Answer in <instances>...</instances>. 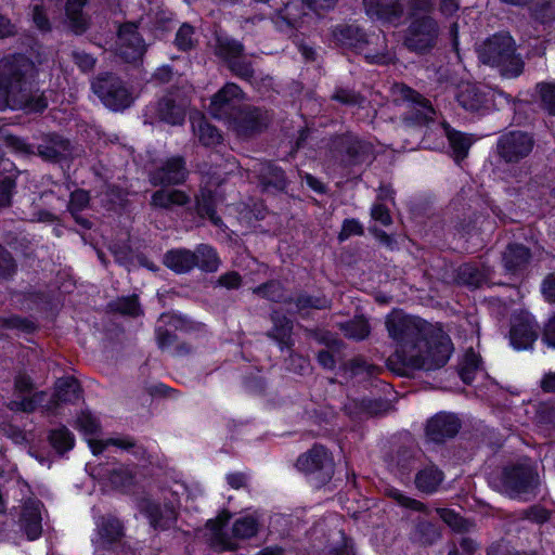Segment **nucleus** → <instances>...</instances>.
I'll list each match as a JSON object with an SVG mask.
<instances>
[{
    "mask_svg": "<svg viewBox=\"0 0 555 555\" xmlns=\"http://www.w3.org/2000/svg\"><path fill=\"white\" fill-rule=\"evenodd\" d=\"M385 326L396 344L387 360L392 372L404 375L410 370L435 371L449 361L453 346L440 327L399 309L386 315Z\"/></svg>",
    "mask_w": 555,
    "mask_h": 555,
    "instance_id": "nucleus-1",
    "label": "nucleus"
},
{
    "mask_svg": "<svg viewBox=\"0 0 555 555\" xmlns=\"http://www.w3.org/2000/svg\"><path fill=\"white\" fill-rule=\"evenodd\" d=\"M37 69L35 63L23 54L0 60V111L23 109L41 113L48 107V99L35 89Z\"/></svg>",
    "mask_w": 555,
    "mask_h": 555,
    "instance_id": "nucleus-2",
    "label": "nucleus"
},
{
    "mask_svg": "<svg viewBox=\"0 0 555 555\" xmlns=\"http://www.w3.org/2000/svg\"><path fill=\"white\" fill-rule=\"evenodd\" d=\"M479 61L496 68L502 77L516 78L525 68V62L519 53L514 38L508 33H496L477 48Z\"/></svg>",
    "mask_w": 555,
    "mask_h": 555,
    "instance_id": "nucleus-3",
    "label": "nucleus"
},
{
    "mask_svg": "<svg viewBox=\"0 0 555 555\" xmlns=\"http://www.w3.org/2000/svg\"><path fill=\"white\" fill-rule=\"evenodd\" d=\"M440 33V25L434 16L414 13L403 30L402 44L410 52L424 55L437 47Z\"/></svg>",
    "mask_w": 555,
    "mask_h": 555,
    "instance_id": "nucleus-4",
    "label": "nucleus"
},
{
    "mask_svg": "<svg viewBox=\"0 0 555 555\" xmlns=\"http://www.w3.org/2000/svg\"><path fill=\"white\" fill-rule=\"evenodd\" d=\"M456 101L467 112L485 114L498 108L503 102L509 104L512 99L502 91L479 83L466 82L459 86Z\"/></svg>",
    "mask_w": 555,
    "mask_h": 555,
    "instance_id": "nucleus-5",
    "label": "nucleus"
},
{
    "mask_svg": "<svg viewBox=\"0 0 555 555\" xmlns=\"http://www.w3.org/2000/svg\"><path fill=\"white\" fill-rule=\"evenodd\" d=\"M92 91L112 111L128 108L134 101L132 91L113 73H101L91 82Z\"/></svg>",
    "mask_w": 555,
    "mask_h": 555,
    "instance_id": "nucleus-6",
    "label": "nucleus"
},
{
    "mask_svg": "<svg viewBox=\"0 0 555 555\" xmlns=\"http://www.w3.org/2000/svg\"><path fill=\"white\" fill-rule=\"evenodd\" d=\"M215 54L227 64L234 76L247 81L254 79L255 68L243 42L229 36H217Z\"/></svg>",
    "mask_w": 555,
    "mask_h": 555,
    "instance_id": "nucleus-7",
    "label": "nucleus"
},
{
    "mask_svg": "<svg viewBox=\"0 0 555 555\" xmlns=\"http://www.w3.org/2000/svg\"><path fill=\"white\" fill-rule=\"evenodd\" d=\"M392 92L397 96V100L406 104V111L402 116V120L405 124L422 126L434 121L437 114L436 109L430 101L421 93L403 83L395 85Z\"/></svg>",
    "mask_w": 555,
    "mask_h": 555,
    "instance_id": "nucleus-8",
    "label": "nucleus"
},
{
    "mask_svg": "<svg viewBox=\"0 0 555 555\" xmlns=\"http://www.w3.org/2000/svg\"><path fill=\"white\" fill-rule=\"evenodd\" d=\"M333 38L341 47L353 48L363 52L370 63L383 65L395 63V54L387 51L385 44L380 51L374 53L364 51V46L373 42L374 37L367 38L358 26L339 25L333 30Z\"/></svg>",
    "mask_w": 555,
    "mask_h": 555,
    "instance_id": "nucleus-9",
    "label": "nucleus"
},
{
    "mask_svg": "<svg viewBox=\"0 0 555 555\" xmlns=\"http://www.w3.org/2000/svg\"><path fill=\"white\" fill-rule=\"evenodd\" d=\"M539 475L534 465L528 460L506 466L502 473V487L511 498L528 493L537 488Z\"/></svg>",
    "mask_w": 555,
    "mask_h": 555,
    "instance_id": "nucleus-10",
    "label": "nucleus"
},
{
    "mask_svg": "<svg viewBox=\"0 0 555 555\" xmlns=\"http://www.w3.org/2000/svg\"><path fill=\"white\" fill-rule=\"evenodd\" d=\"M535 141L532 134L513 130L499 137L495 154L507 165H515L527 158L533 151Z\"/></svg>",
    "mask_w": 555,
    "mask_h": 555,
    "instance_id": "nucleus-11",
    "label": "nucleus"
},
{
    "mask_svg": "<svg viewBox=\"0 0 555 555\" xmlns=\"http://www.w3.org/2000/svg\"><path fill=\"white\" fill-rule=\"evenodd\" d=\"M270 122V115L259 107L245 106L228 121L229 127L242 139L261 133Z\"/></svg>",
    "mask_w": 555,
    "mask_h": 555,
    "instance_id": "nucleus-12",
    "label": "nucleus"
},
{
    "mask_svg": "<svg viewBox=\"0 0 555 555\" xmlns=\"http://www.w3.org/2000/svg\"><path fill=\"white\" fill-rule=\"evenodd\" d=\"M296 466L306 474H319L320 482L330 480L334 473L333 460L321 444H314L309 451L301 454L297 459Z\"/></svg>",
    "mask_w": 555,
    "mask_h": 555,
    "instance_id": "nucleus-13",
    "label": "nucleus"
},
{
    "mask_svg": "<svg viewBox=\"0 0 555 555\" xmlns=\"http://www.w3.org/2000/svg\"><path fill=\"white\" fill-rule=\"evenodd\" d=\"M146 44L133 23L120 26L117 39V54L127 63H137L142 60Z\"/></svg>",
    "mask_w": 555,
    "mask_h": 555,
    "instance_id": "nucleus-14",
    "label": "nucleus"
},
{
    "mask_svg": "<svg viewBox=\"0 0 555 555\" xmlns=\"http://www.w3.org/2000/svg\"><path fill=\"white\" fill-rule=\"evenodd\" d=\"M244 99L243 90L234 82L225 83L211 99L210 114L229 121L238 111L237 104Z\"/></svg>",
    "mask_w": 555,
    "mask_h": 555,
    "instance_id": "nucleus-15",
    "label": "nucleus"
},
{
    "mask_svg": "<svg viewBox=\"0 0 555 555\" xmlns=\"http://www.w3.org/2000/svg\"><path fill=\"white\" fill-rule=\"evenodd\" d=\"M309 11L310 7L305 0H288L284 7L276 12L273 22L282 31L299 29L304 27L311 17Z\"/></svg>",
    "mask_w": 555,
    "mask_h": 555,
    "instance_id": "nucleus-16",
    "label": "nucleus"
},
{
    "mask_svg": "<svg viewBox=\"0 0 555 555\" xmlns=\"http://www.w3.org/2000/svg\"><path fill=\"white\" fill-rule=\"evenodd\" d=\"M189 170L181 156H172L150 173V182L154 185H178L185 182Z\"/></svg>",
    "mask_w": 555,
    "mask_h": 555,
    "instance_id": "nucleus-17",
    "label": "nucleus"
},
{
    "mask_svg": "<svg viewBox=\"0 0 555 555\" xmlns=\"http://www.w3.org/2000/svg\"><path fill=\"white\" fill-rule=\"evenodd\" d=\"M538 338L534 318L528 313L514 315L511 323L509 340L515 349L531 348Z\"/></svg>",
    "mask_w": 555,
    "mask_h": 555,
    "instance_id": "nucleus-18",
    "label": "nucleus"
},
{
    "mask_svg": "<svg viewBox=\"0 0 555 555\" xmlns=\"http://www.w3.org/2000/svg\"><path fill=\"white\" fill-rule=\"evenodd\" d=\"M251 171L258 178L263 192L276 193L285 191L287 179L284 171L269 162H257Z\"/></svg>",
    "mask_w": 555,
    "mask_h": 555,
    "instance_id": "nucleus-19",
    "label": "nucleus"
},
{
    "mask_svg": "<svg viewBox=\"0 0 555 555\" xmlns=\"http://www.w3.org/2000/svg\"><path fill=\"white\" fill-rule=\"evenodd\" d=\"M365 13L384 23L395 24L404 14L403 0H363Z\"/></svg>",
    "mask_w": 555,
    "mask_h": 555,
    "instance_id": "nucleus-20",
    "label": "nucleus"
},
{
    "mask_svg": "<svg viewBox=\"0 0 555 555\" xmlns=\"http://www.w3.org/2000/svg\"><path fill=\"white\" fill-rule=\"evenodd\" d=\"M81 398V388L74 377L60 378L55 384V392L44 404V409L54 413L64 403H75Z\"/></svg>",
    "mask_w": 555,
    "mask_h": 555,
    "instance_id": "nucleus-21",
    "label": "nucleus"
},
{
    "mask_svg": "<svg viewBox=\"0 0 555 555\" xmlns=\"http://www.w3.org/2000/svg\"><path fill=\"white\" fill-rule=\"evenodd\" d=\"M461 427L460 421L452 414L439 413L433 416L426 425L427 437L435 442L453 438Z\"/></svg>",
    "mask_w": 555,
    "mask_h": 555,
    "instance_id": "nucleus-22",
    "label": "nucleus"
},
{
    "mask_svg": "<svg viewBox=\"0 0 555 555\" xmlns=\"http://www.w3.org/2000/svg\"><path fill=\"white\" fill-rule=\"evenodd\" d=\"M88 0H66L64 11V24L67 29L76 36H81L88 31L91 26V17L83 12Z\"/></svg>",
    "mask_w": 555,
    "mask_h": 555,
    "instance_id": "nucleus-23",
    "label": "nucleus"
},
{
    "mask_svg": "<svg viewBox=\"0 0 555 555\" xmlns=\"http://www.w3.org/2000/svg\"><path fill=\"white\" fill-rule=\"evenodd\" d=\"M531 257L527 246L518 243L508 244L502 253V264L507 272L516 274L527 269Z\"/></svg>",
    "mask_w": 555,
    "mask_h": 555,
    "instance_id": "nucleus-24",
    "label": "nucleus"
},
{
    "mask_svg": "<svg viewBox=\"0 0 555 555\" xmlns=\"http://www.w3.org/2000/svg\"><path fill=\"white\" fill-rule=\"evenodd\" d=\"M41 506L40 501L31 499L23 504L20 522L29 540H35L41 534Z\"/></svg>",
    "mask_w": 555,
    "mask_h": 555,
    "instance_id": "nucleus-25",
    "label": "nucleus"
},
{
    "mask_svg": "<svg viewBox=\"0 0 555 555\" xmlns=\"http://www.w3.org/2000/svg\"><path fill=\"white\" fill-rule=\"evenodd\" d=\"M142 511L150 519V524L155 529H168L177 520V511L170 504L159 505L151 501L142 504Z\"/></svg>",
    "mask_w": 555,
    "mask_h": 555,
    "instance_id": "nucleus-26",
    "label": "nucleus"
},
{
    "mask_svg": "<svg viewBox=\"0 0 555 555\" xmlns=\"http://www.w3.org/2000/svg\"><path fill=\"white\" fill-rule=\"evenodd\" d=\"M229 519L230 514L223 511L216 519L208 520L206 525L210 531V543L221 551L234 550L236 545L233 539L223 531Z\"/></svg>",
    "mask_w": 555,
    "mask_h": 555,
    "instance_id": "nucleus-27",
    "label": "nucleus"
},
{
    "mask_svg": "<svg viewBox=\"0 0 555 555\" xmlns=\"http://www.w3.org/2000/svg\"><path fill=\"white\" fill-rule=\"evenodd\" d=\"M164 263L176 273H186L194 269L197 262L193 250L177 248L165 254Z\"/></svg>",
    "mask_w": 555,
    "mask_h": 555,
    "instance_id": "nucleus-28",
    "label": "nucleus"
},
{
    "mask_svg": "<svg viewBox=\"0 0 555 555\" xmlns=\"http://www.w3.org/2000/svg\"><path fill=\"white\" fill-rule=\"evenodd\" d=\"M190 201V196L184 191L160 189L152 194L151 206L169 210L176 206H185Z\"/></svg>",
    "mask_w": 555,
    "mask_h": 555,
    "instance_id": "nucleus-29",
    "label": "nucleus"
},
{
    "mask_svg": "<svg viewBox=\"0 0 555 555\" xmlns=\"http://www.w3.org/2000/svg\"><path fill=\"white\" fill-rule=\"evenodd\" d=\"M37 151L42 158L54 162L69 152V141L57 134H49Z\"/></svg>",
    "mask_w": 555,
    "mask_h": 555,
    "instance_id": "nucleus-30",
    "label": "nucleus"
},
{
    "mask_svg": "<svg viewBox=\"0 0 555 555\" xmlns=\"http://www.w3.org/2000/svg\"><path fill=\"white\" fill-rule=\"evenodd\" d=\"M155 113L159 120L165 121L170 125H181L185 118V111L181 105H178L176 101L166 95L162 98L156 106Z\"/></svg>",
    "mask_w": 555,
    "mask_h": 555,
    "instance_id": "nucleus-31",
    "label": "nucleus"
},
{
    "mask_svg": "<svg viewBox=\"0 0 555 555\" xmlns=\"http://www.w3.org/2000/svg\"><path fill=\"white\" fill-rule=\"evenodd\" d=\"M441 538L439 527L425 519H416L414 527L410 533L412 542L422 546H429Z\"/></svg>",
    "mask_w": 555,
    "mask_h": 555,
    "instance_id": "nucleus-32",
    "label": "nucleus"
},
{
    "mask_svg": "<svg viewBox=\"0 0 555 555\" xmlns=\"http://www.w3.org/2000/svg\"><path fill=\"white\" fill-rule=\"evenodd\" d=\"M90 194L88 191L77 189L70 193L67 210L70 212L75 221L85 229H91L92 223L87 218L81 217L79 214L89 207Z\"/></svg>",
    "mask_w": 555,
    "mask_h": 555,
    "instance_id": "nucleus-33",
    "label": "nucleus"
},
{
    "mask_svg": "<svg viewBox=\"0 0 555 555\" xmlns=\"http://www.w3.org/2000/svg\"><path fill=\"white\" fill-rule=\"evenodd\" d=\"M442 127L452 149L454 159L460 163L467 156L473 139L465 133L452 129L447 122H443Z\"/></svg>",
    "mask_w": 555,
    "mask_h": 555,
    "instance_id": "nucleus-34",
    "label": "nucleus"
},
{
    "mask_svg": "<svg viewBox=\"0 0 555 555\" xmlns=\"http://www.w3.org/2000/svg\"><path fill=\"white\" fill-rule=\"evenodd\" d=\"M194 134L204 146H215L222 142L220 131L204 117L192 119Z\"/></svg>",
    "mask_w": 555,
    "mask_h": 555,
    "instance_id": "nucleus-35",
    "label": "nucleus"
},
{
    "mask_svg": "<svg viewBox=\"0 0 555 555\" xmlns=\"http://www.w3.org/2000/svg\"><path fill=\"white\" fill-rule=\"evenodd\" d=\"M443 480V473L436 466H428L420 470L415 476L416 488L427 494L438 490Z\"/></svg>",
    "mask_w": 555,
    "mask_h": 555,
    "instance_id": "nucleus-36",
    "label": "nucleus"
},
{
    "mask_svg": "<svg viewBox=\"0 0 555 555\" xmlns=\"http://www.w3.org/2000/svg\"><path fill=\"white\" fill-rule=\"evenodd\" d=\"M271 321L273 326L267 335L282 345H287L293 332V322L278 311L272 312Z\"/></svg>",
    "mask_w": 555,
    "mask_h": 555,
    "instance_id": "nucleus-37",
    "label": "nucleus"
},
{
    "mask_svg": "<svg viewBox=\"0 0 555 555\" xmlns=\"http://www.w3.org/2000/svg\"><path fill=\"white\" fill-rule=\"evenodd\" d=\"M332 149L338 154H345L349 160H354L361 153L363 145L352 134L337 135L332 140Z\"/></svg>",
    "mask_w": 555,
    "mask_h": 555,
    "instance_id": "nucleus-38",
    "label": "nucleus"
},
{
    "mask_svg": "<svg viewBox=\"0 0 555 555\" xmlns=\"http://www.w3.org/2000/svg\"><path fill=\"white\" fill-rule=\"evenodd\" d=\"M490 270L479 269L473 263H464L457 270L459 282L472 286H481L489 278Z\"/></svg>",
    "mask_w": 555,
    "mask_h": 555,
    "instance_id": "nucleus-39",
    "label": "nucleus"
},
{
    "mask_svg": "<svg viewBox=\"0 0 555 555\" xmlns=\"http://www.w3.org/2000/svg\"><path fill=\"white\" fill-rule=\"evenodd\" d=\"M100 542L103 545L117 542L124 534L121 522L115 517H102L98 525Z\"/></svg>",
    "mask_w": 555,
    "mask_h": 555,
    "instance_id": "nucleus-40",
    "label": "nucleus"
},
{
    "mask_svg": "<svg viewBox=\"0 0 555 555\" xmlns=\"http://www.w3.org/2000/svg\"><path fill=\"white\" fill-rule=\"evenodd\" d=\"M196 257V267L206 272H215L218 270L220 260L216 250L207 245L199 244L194 250Z\"/></svg>",
    "mask_w": 555,
    "mask_h": 555,
    "instance_id": "nucleus-41",
    "label": "nucleus"
},
{
    "mask_svg": "<svg viewBox=\"0 0 555 555\" xmlns=\"http://www.w3.org/2000/svg\"><path fill=\"white\" fill-rule=\"evenodd\" d=\"M339 328L349 339L363 340L369 337L371 327L364 317H356L345 323H339Z\"/></svg>",
    "mask_w": 555,
    "mask_h": 555,
    "instance_id": "nucleus-42",
    "label": "nucleus"
},
{
    "mask_svg": "<svg viewBox=\"0 0 555 555\" xmlns=\"http://www.w3.org/2000/svg\"><path fill=\"white\" fill-rule=\"evenodd\" d=\"M253 293L274 302L283 301L285 304H292V298H285L282 283L275 280H271L253 288Z\"/></svg>",
    "mask_w": 555,
    "mask_h": 555,
    "instance_id": "nucleus-43",
    "label": "nucleus"
},
{
    "mask_svg": "<svg viewBox=\"0 0 555 555\" xmlns=\"http://www.w3.org/2000/svg\"><path fill=\"white\" fill-rule=\"evenodd\" d=\"M481 369V358L472 349L465 352L459 364V374L466 384L472 383L475 374Z\"/></svg>",
    "mask_w": 555,
    "mask_h": 555,
    "instance_id": "nucleus-44",
    "label": "nucleus"
},
{
    "mask_svg": "<svg viewBox=\"0 0 555 555\" xmlns=\"http://www.w3.org/2000/svg\"><path fill=\"white\" fill-rule=\"evenodd\" d=\"M437 514L440 518L454 531L456 532H467L470 531L475 524L469 520L463 518L460 514L455 513L450 508H437Z\"/></svg>",
    "mask_w": 555,
    "mask_h": 555,
    "instance_id": "nucleus-45",
    "label": "nucleus"
},
{
    "mask_svg": "<svg viewBox=\"0 0 555 555\" xmlns=\"http://www.w3.org/2000/svg\"><path fill=\"white\" fill-rule=\"evenodd\" d=\"M298 312L307 309L324 310L331 308V300L325 296H312L307 293H300L295 299L292 298Z\"/></svg>",
    "mask_w": 555,
    "mask_h": 555,
    "instance_id": "nucleus-46",
    "label": "nucleus"
},
{
    "mask_svg": "<svg viewBox=\"0 0 555 555\" xmlns=\"http://www.w3.org/2000/svg\"><path fill=\"white\" fill-rule=\"evenodd\" d=\"M49 439L52 447L61 454L70 450L75 441L73 434L65 426L51 430Z\"/></svg>",
    "mask_w": 555,
    "mask_h": 555,
    "instance_id": "nucleus-47",
    "label": "nucleus"
},
{
    "mask_svg": "<svg viewBox=\"0 0 555 555\" xmlns=\"http://www.w3.org/2000/svg\"><path fill=\"white\" fill-rule=\"evenodd\" d=\"M196 44L197 38L195 36V28L189 23L182 24L176 34L175 46L180 51H190L194 49Z\"/></svg>",
    "mask_w": 555,
    "mask_h": 555,
    "instance_id": "nucleus-48",
    "label": "nucleus"
},
{
    "mask_svg": "<svg viewBox=\"0 0 555 555\" xmlns=\"http://www.w3.org/2000/svg\"><path fill=\"white\" fill-rule=\"evenodd\" d=\"M258 531V520L253 516L238 518L233 524L232 534L236 539H249Z\"/></svg>",
    "mask_w": 555,
    "mask_h": 555,
    "instance_id": "nucleus-49",
    "label": "nucleus"
},
{
    "mask_svg": "<svg viewBox=\"0 0 555 555\" xmlns=\"http://www.w3.org/2000/svg\"><path fill=\"white\" fill-rule=\"evenodd\" d=\"M532 15L541 24H553L555 22V0H538L533 7Z\"/></svg>",
    "mask_w": 555,
    "mask_h": 555,
    "instance_id": "nucleus-50",
    "label": "nucleus"
},
{
    "mask_svg": "<svg viewBox=\"0 0 555 555\" xmlns=\"http://www.w3.org/2000/svg\"><path fill=\"white\" fill-rule=\"evenodd\" d=\"M46 392L40 391L36 392L30 398H23L22 400H12L8 403V408L11 411H22L30 413L36 410L38 405H41L44 408V399H46Z\"/></svg>",
    "mask_w": 555,
    "mask_h": 555,
    "instance_id": "nucleus-51",
    "label": "nucleus"
},
{
    "mask_svg": "<svg viewBox=\"0 0 555 555\" xmlns=\"http://www.w3.org/2000/svg\"><path fill=\"white\" fill-rule=\"evenodd\" d=\"M387 495L391 498L393 501H396L397 504H399L402 507L410 508L412 511L421 512L428 514L429 509L427 506L422 503L421 501H417L415 499H412L408 495H405L403 492L396 488H391L387 491Z\"/></svg>",
    "mask_w": 555,
    "mask_h": 555,
    "instance_id": "nucleus-52",
    "label": "nucleus"
},
{
    "mask_svg": "<svg viewBox=\"0 0 555 555\" xmlns=\"http://www.w3.org/2000/svg\"><path fill=\"white\" fill-rule=\"evenodd\" d=\"M535 89L543 108L555 115V82H540Z\"/></svg>",
    "mask_w": 555,
    "mask_h": 555,
    "instance_id": "nucleus-53",
    "label": "nucleus"
},
{
    "mask_svg": "<svg viewBox=\"0 0 555 555\" xmlns=\"http://www.w3.org/2000/svg\"><path fill=\"white\" fill-rule=\"evenodd\" d=\"M196 209L201 217H207L215 225L219 227L222 224L221 218L216 214L214 199L210 194H203L197 199Z\"/></svg>",
    "mask_w": 555,
    "mask_h": 555,
    "instance_id": "nucleus-54",
    "label": "nucleus"
},
{
    "mask_svg": "<svg viewBox=\"0 0 555 555\" xmlns=\"http://www.w3.org/2000/svg\"><path fill=\"white\" fill-rule=\"evenodd\" d=\"M75 427L85 435H95L100 431L101 425L99 420L89 411H82L76 418Z\"/></svg>",
    "mask_w": 555,
    "mask_h": 555,
    "instance_id": "nucleus-55",
    "label": "nucleus"
},
{
    "mask_svg": "<svg viewBox=\"0 0 555 555\" xmlns=\"http://www.w3.org/2000/svg\"><path fill=\"white\" fill-rule=\"evenodd\" d=\"M70 57L82 73H91L96 64V59L92 54L80 49H74L70 52Z\"/></svg>",
    "mask_w": 555,
    "mask_h": 555,
    "instance_id": "nucleus-56",
    "label": "nucleus"
},
{
    "mask_svg": "<svg viewBox=\"0 0 555 555\" xmlns=\"http://www.w3.org/2000/svg\"><path fill=\"white\" fill-rule=\"evenodd\" d=\"M111 307L113 310L121 314L131 317H135L140 312L138 298L135 296L117 299L116 301L111 304Z\"/></svg>",
    "mask_w": 555,
    "mask_h": 555,
    "instance_id": "nucleus-57",
    "label": "nucleus"
},
{
    "mask_svg": "<svg viewBox=\"0 0 555 555\" xmlns=\"http://www.w3.org/2000/svg\"><path fill=\"white\" fill-rule=\"evenodd\" d=\"M346 370H348L351 376H372L377 372V366L367 363L362 358H354L346 363Z\"/></svg>",
    "mask_w": 555,
    "mask_h": 555,
    "instance_id": "nucleus-58",
    "label": "nucleus"
},
{
    "mask_svg": "<svg viewBox=\"0 0 555 555\" xmlns=\"http://www.w3.org/2000/svg\"><path fill=\"white\" fill-rule=\"evenodd\" d=\"M16 269L12 255L0 245V280L11 278Z\"/></svg>",
    "mask_w": 555,
    "mask_h": 555,
    "instance_id": "nucleus-59",
    "label": "nucleus"
},
{
    "mask_svg": "<svg viewBox=\"0 0 555 555\" xmlns=\"http://www.w3.org/2000/svg\"><path fill=\"white\" fill-rule=\"evenodd\" d=\"M14 190V178L4 177L0 180V209L11 206Z\"/></svg>",
    "mask_w": 555,
    "mask_h": 555,
    "instance_id": "nucleus-60",
    "label": "nucleus"
},
{
    "mask_svg": "<svg viewBox=\"0 0 555 555\" xmlns=\"http://www.w3.org/2000/svg\"><path fill=\"white\" fill-rule=\"evenodd\" d=\"M332 99L345 105H357L361 104L363 101V96L360 93L345 88L336 89Z\"/></svg>",
    "mask_w": 555,
    "mask_h": 555,
    "instance_id": "nucleus-61",
    "label": "nucleus"
},
{
    "mask_svg": "<svg viewBox=\"0 0 555 555\" xmlns=\"http://www.w3.org/2000/svg\"><path fill=\"white\" fill-rule=\"evenodd\" d=\"M364 233L362 224L356 219H346L343 223L341 231L338 234L340 242L346 241L351 235H362Z\"/></svg>",
    "mask_w": 555,
    "mask_h": 555,
    "instance_id": "nucleus-62",
    "label": "nucleus"
},
{
    "mask_svg": "<svg viewBox=\"0 0 555 555\" xmlns=\"http://www.w3.org/2000/svg\"><path fill=\"white\" fill-rule=\"evenodd\" d=\"M542 341L555 349V312L546 320L542 330Z\"/></svg>",
    "mask_w": 555,
    "mask_h": 555,
    "instance_id": "nucleus-63",
    "label": "nucleus"
},
{
    "mask_svg": "<svg viewBox=\"0 0 555 555\" xmlns=\"http://www.w3.org/2000/svg\"><path fill=\"white\" fill-rule=\"evenodd\" d=\"M541 293L548 304L555 305V273H550L544 278Z\"/></svg>",
    "mask_w": 555,
    "mask_h": 555,
    "instance_id": "nucleus-64",
    "label": "nucleus"
}]
</instances>
